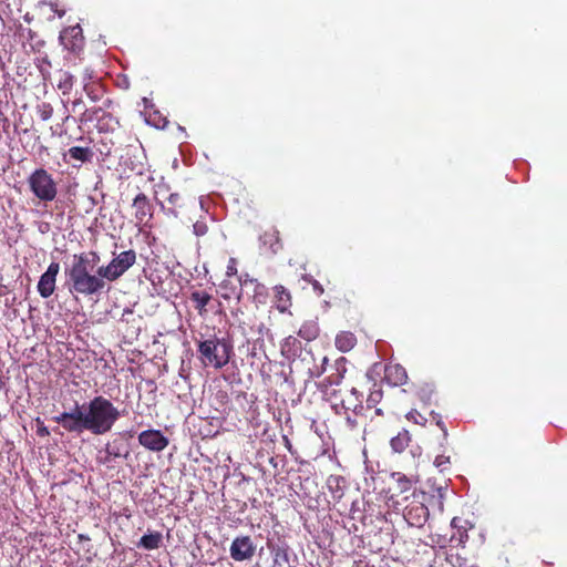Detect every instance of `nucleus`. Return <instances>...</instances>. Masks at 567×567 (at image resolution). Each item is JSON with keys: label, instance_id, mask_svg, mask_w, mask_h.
<instances>
[{"label": "nucleus", "instance_id": "nucleus-3", "mask_svg": "<svg viewBox=\"0 0 567 567\" xmlns=\"http://www.w3.org/2000/svg\"><path fill=\"white\" fill-rule=\"evenodd\" d=\"M234 354V347L228 338H219L216 334L205 340L197 341V358L205 368L221 370Z\"/></svg>", "mask_w": 567, "mask_h": 567}, {"label": "nucleus", "instance_id": "nucleus-47", "mask_svg": "<svg viewBox=\"0 0 567 567\" xmlns=\"http://www.w3.org/2000/svg\"><path fill=\"white\" fill-rule=\"evenodd\" d=\"M123 84H125V87H128V83H127V81H126V80H125V81H123Z\"/></svg>", "mask_w": 567, "mask_h": 567}, {"label": "nucleus", "instance_id": "nucleus-42", "mask_svg": "<svg viewBox=\"0 0 567 567\" xmlns=\"http://www.w3.org/2000/svg\"><path fill=\"white\" fill-rule=\"evenodd\" d=\"M102 146L103 147H97V151L102 154V155H105V156H109L111 155V152H112V147L109 146L106 143H104L103 141L101 142Z\"/></svg>", "mask_w": 567, "mask_h": 567}, {"label": "nucleus", "instance_id": "nucleus-41", "mask_svg": "<svg viewBox=\"0 0 567 567\" xmlns=\"http://www.w3.org/2000/svg\"><path fill=\"white\" fill-rule=\"evenodd\" d=\"M37 434L40 437H47L50 435L49 429L44 425L42 421H40V419H37Z\"/></svg>", "mask_w": 567, "mask_h": 567}, {"label": "nucleus", "instance_id": "nucleus-36", "mask_svg": "<svg viewBox=\"0 0 567 567\" xmlns=\"http://www.w3.org/2000/svg\"><path fill=\"white\" fill-rule=\"evenodd\" d=\"M327 363H328V358L323 357L320 365H315L312 369H309L310 377L311 378L321 377L327 370V368H326Z\"/></svg>", "mask_w": 567, "mask_h": 567}, {"label": "nucleus", "instance_id": "nucleus-22", "mask_svg": "<svg viewBox=\"0 0 567 567\" xmlns=\"http://www.w3.org/2000/svg\"><path fill=\"white\" fill-rule=\"evenodd\" d=\"M327 487L332 499L339 502L344 495L346 478L340 475H330L327 478Z\"/></svg>", "mask_w": 567, "mask_h": 567}, {"label": "nucleus", "instance_id": "nucleus-23", "mask_svg": "<svg viewBox=\"0 0 567 567\" xmlns=\"http://www.w3.org/2000/svg\"><path fill=\"white\" fill-rule=\"evenodd\" d=\"M334 343L338 350L348 352L355 347L357 337L351 331H341L337 334Z\"/></svg>", "mask_w": 567, "mask_h": 567}, {"label": "nucleus", "instance_id": "nucleus-5", "mask_svg": "<svg viewBox=\"0 0 567 567\" xmlns=\"http://www.w3.org/2000/svg\"><path fill=\"white\" fill-rule=\"evenodd\" d=\"M136 262V252L128 249L116 255L107 265L102 266V274L109 282L118 280Z\"/></svg>", "mask_w": 567, "mask_h": 567}, {"label": "nucleus", "instance_id": "nucleus-4", "mask_svg": "<svg viewBox=\"0 0 567 567\" xmlns=\"http://www.w3.org/2000/svg\"><path fill=\"white\" fill-rule=\"evenodd\" d=\"M30 192L43 203L53 202L58 196V182L51 173L40 167L34 169L27 179Z\"/></svg>", "mask_w": 567, "mask_h": 567}, {"label": "nucleus", "instance_id": "nucleus-44", "mask_svg": "<svg viewBox=\"0 0 567 567\" xmlns=\"http://www.w3.org/2000/svg\"><path fill=\"white\" fill-rule=\"evenodd\" d=\"M312 286L313 290L317 291L319 295L323 293V288L318 281H315Z\"/></svg>", "mask_w": 567, "mask_h": 567}, {"label": "nucleus", "instance_id": "nucleus-13", "mask_svg": "<svg viewBox=\"0 0 567 567\" xmlns=\"http://www.w3.org/2000/svg\"><path fill=\"white\" fill-rule=\"evenodd\" d=\"M403 516L409 525L422 527L429 518V509L422 502H412L405 506Z\"/></svg>", "mask_w": 567, "mask_h": 567}, {"label": "nucleus", "instance_id": "nucleus-38", "mask_svg": "<svg viewBox=\"0 0 567 567\" xmlns=\"http://www.w3.org/2000/svg\"><path fill=\"white\" fill-rule=\"evenodd\" d=\"M450 463H451L450 456L444 455V454L437 455L434 460V465L437 468H440V471H445L447 468V466L450 465Z\"/></svg>", "mask_w": 567, "mask_h": 567}, {"label": "nucleus", "instance_id": "nucleus-45", "mask_svg": "<svg viewBox=\"0 0 567 567\" xmlns=\"http://www.w3.org/2000/svg\"><path fill=\"white\" fill-rule=\"evenodd\" d=\"M437 425L441 427V430L443 431V436H444V440L447 439V430L444 425V423L442 421H437Z\"/></svg>", "mask_w": 567, "mask_h": 567}, {"label": "nucleus", "instance_id": "nucleus-16", "mask_svg": "<svg viewBox=\"0 0 567 567\" xmlns=\"http://www.w3.org/2000/svg\"><path fill=\"white\" fill-rule=\"evenodd\" d=\"M408 373L403 365L399 363H388L384 367V377L383 381H385L391 386H401L408 382Z\"/></svg>", "mask_w": 567, "mask_h": 567}, {"label": "nucleus", "instance_id": "nucleus-43", "mask_svg": "<svg viewBox=\"0 0 567 567\" xmlns=\"http://www.w3.org/2000/svg\"><path fill=\"white\" fill-rule=\"evenodd\" d=\"M84 106L82 99H76L72 102V111L76 112L78 110H82Z\"/></svg>", "mask_w": 567, "mask_h": 567}, {"label": "nucleus", "instance_id": "nucleus-12", "mask_svg": "<svg viewBox=\"0 0 567 567\" xmlns=\"http://www.w3.org/2000/svg\"><path fill=\"white\" fill-rule=\"evenodd\" d=\"M138 443L153 452H162L169 443L159 430H146L140 433Z\"/></svg>", "mask_w": 567, "mask_h": 567}, {"label": "nucleus", "instance_id": "nucleus-9", "mask_svg": "<svg viewBox=\"0 0 567 567\" xmlns=\"http://www.w3.org/2000/svg\"><path fill=\"white\" fill-rule=\"evenodd\" d=\"M256 546L250 536H237L230 545V557L235 561L250 560L255 556Z\"/></svg>", "mask_w": 567, "mask_h": 567}, {"label": "nucleus", "instance_id": "nucleus-21", "mask_svg": "<svg viewBox=\"0 0 567 567\" xmlns=\"http://www.w3.org/2000/svg\"><path fill=\"white\" fill-rule=\"evenodd\" d=\"M123 449L124 444L120 440H114L113 442L107 443L104 449L105 456L101 458V462L103 464H107L115 458L126 457L128 455V452L126 451L125 453H123Z\"/></svg>", "mask_w": 567, "mask_h": 567}, {"label": "nucleus", "instance_id": "nucleus-33", "mask_svg": "<svg viewBox=\"0 0 567 567\" xmlns=\"http://www.w3.org/2000/svg\"><path fill=\"white\" fill-rule=\"evenodd\" d=\"M272 555H274L275 564H281V563L289 561L288 549L285 547H277L276 549H274Z\"/></svg>", "mask_w": 567, "mask_h": 567}, {"label": "nucleus", "instance_id": "nucleus-46", "mask_svg": "<svg viewBox=\"0 0 567 567\" xmlns=\"http://www.w3.org/2000/svg\"><path fill=\"white\" fill-rule=\"evenodd\" d=\"M69 120H70V115H66V116L63 118V123H66Z\"/></svg>", "mask_w": 567, "mask_h": 567}, {"label": "nucleus", "instance_id": "nucleus-26", "mask_svg": "<svg viewBox=\"0 0 567 567\" xmlns=\"http://www.w3.org/2000/svg\"><path fill=\"white\" fill-rule=\"evenodd\" d=\"M190 300L195 305V309L198 311L199 316H205L207 313V305L212 300V296L206 291H193L190 293Z\"/></svg>", "mask_w": 567, "mask_h": 567}, {"label": "nucleus", "instance_id": "nucleus-10", "mask_svg": "<svg viewBox=\"0 0 567 567\" xmlns=\"http://www.w3.org/2000/svg\"><path fill=\"white\" fill-rule=\"evenodd\" d=\"M158 195H167L165 199L167 200L168 206L165 207L163 202L158 200L161 207L167 215H171L173 217L178 216V209L185 207V199L179 193H169V186L165 183H161L157 185V190L155 192V198H157Z\"/></svg>", "mask_w": 567, "mask_h": 567}, {"label": "nucleus", "instance_id": "nucleus-15", "mask_svg": "<svg viewBox=\"0 0 567 567\" xmlns=\"http://www.w3.org/2000/svg\"><path fill=\"white\" fill-rule=\"evenodd\" d=\"M134 217L137 224L146 225L153 217V207L144 193H140L133 199Z\"/></svg>", "mask_w": 567, "mask_h": 567}, {"label": "nucleus", "instance_id": "nucleus-27", "mask_svg": "<svg viewBox=\"0 0 567 567\" xmlns=\"http://www.w3.org/2000/svg\"><path fill=\"white\" fill-rule=\"evenodd\" d=\"M300 350L301 342L293 336L285 338L284 342L281 343V354L287 359L296 357Z\"/></svg>", "mask_w": 567, "mask_h": 567}, {"label": "nucleus", "instance_id": "nucleus-34", "mask_svg": "<svg viewBox=\"0 0 567 567\" xmlns=\"http://www.w3.org/2000/svg\"><path fill=\"white\" fill-rule=\"evenodd\" d=\"M38 114L42 121H48L53 115V107L50 103H42L38 106Z\"/></svg>", "mask_w": 567, "mask_h": 567}, {"label": "nucleus", "instance_id": "nucleus-32", "mask_svg": "<svg viewBox=\"0 0 567 567\" xmlns=\"http://www.w3.org/2000/svg\"><path fill=\"white\" fill-rule=\"evenodd\" d=\"M333 406L336 409V413L337 414L344 415L347 425H348V427L350 430H354V429H357L359 426V421H358L359 416H355L353 413L351 414L350 412H341V411H339L337 403H333Z\"/></svg>", "mask_w": 567, "mask_h": 567}, {"label": "nucleus", "instance_id": "nucleus-31", "mask_svg": "<svg viewBox=\"0 0 567 567\" xmlns=\"http://www.w3.org/2000/svg\"><path fill=\"white\" fill-rule=\"evenodd\" d=\"M74 84V76L69 72H61L58 87L62 91L63 94H69L73 87Z\"/></svg>", "mask_w": 567, "mask_h": 567}, {"label": "nucleus", "instance_id": "nucleus-49", "mask_svg": "<svg viewBox=\"0 0 567 567\" xmlns=\"http://www.w3.org/2000/svg\"><path fill=\"white\" fill-rule=\"evenodd\" d=\"M59 17H62L64 14V11L58 12Z\"/></svg>", "mask_w": 567, "mask_h": 567}, {"label": "nucleus", "instance_id": "nucleus-7", "mask_svg": "<svg viewBox=\"0 0 567 567\" xmlns=\"http://www.w3.org/2000/svg\"><path fill=\"white\" fill-rule=\"evenodd\" d=\"M79 121L87 123L96 121V128L99 132H109L114 130L117 121L110 114L103 111L102 107H91L83 110Z\"/></svg>", "mask_w": 567, "mask_h": 567}, {"label": "nucleus", "instance_id": "nucleus-1", "mask_svg": "<svg viewBox=\"0 0 567 567\" xmlns=\"http://www.w3.org/2000/svg\"><path fill=\"white\" fill-rule=\"evenodd\" d=\"M83 408L85 411H82L76 402L73 411L62 412L53 416L52 421L70 433L81 434L89 431L94 435H103L110 432L122 416V412L103 395L94 396Z\"/></svg>", "mask_w": 567, "mask_h": 567}, {"label": "nucleus", "instance_id": "nucleus-8", "mask_svg": "<svg viewBox=\"0 0 567 567\" xmlns=\"http://www.w3.org/2000/svg\"><path fill=\"white\" fill-rule=\"evenodd\" d=\"M60 43L64 49L79 54L83 51L85 40L80 24L70 25L60 32Z\"/></svg>", "mask_w": 567, "mask_h": 567}, {"label": "nucleus", "instance_id": "nucleus-30", "mask_svg": "<svg viewBox=\"0 0 567 567\" xmlns=\"http://www.w3.org/2000/svg\"><path fill=\"white\" fill-rule=\"evenodd\" d=\"M391 477L396 482V486L400 493L410 491L415 483L412 478L400 472L392 473Z\"/></svg>", "mask_w": 567, "mask_h": 567}, {"label": "nucleus", "instance_id": "nucleus-48", "mask_svg": "<svg viewBox=\"0 0 567 567\" xmlns=\"http://www.w3.org/2000/svg\"><path fill=\"white\" fill-rule=\"evenodd\" d=\"M123 84H125V87H128V83H127V81H126V80H125V81H123Z\"/></svg>", "mask_w": 567, "mask_h": 567}, {"label": "nucleus", "instance_id": "nucleus-19", "mask_svg": "<svg viewBox=\"0 0 567 567\" xmlns=\"http://www.w3.org/2000/svg\"><path fill=\"white\" fill-rule=\"evenodd\" d=\"M382 399H383V391L379 384L374 383L373 389H371V391L368 395L367 405L364 406L365 411L373 410V415L370 416L371 420H373L374 416H383L384 415L383 406H379L382 403Z\"/></svg>", "mask_w": 567, "mask_h": 567}, {"label": "nucleus", "instance_id": "nucleus-40", "mask_svg": "<svg viewBox=\"0 0 567 567\" xmlns=\"http://www.w3.org/2000/svg\"><path fill=\"white\" fill-rule=\"evenodd\" d=\"M238 272L237 270V260L236 258H230L228 260V265H227V269H226V276L227 277H233V276H236Z\"/></svg>", "mask_w": 567, "mask_h": 567}, {"label": "nucleus", "instance_id": "nucleus-28", "mask_svg": "<svg viewBox=\"0 0 567 567\" xmlns=\"http://www.w3.org/2000/svg\"><path fill=\"white\" fill-rule=\"evenodd\" d=\"M162 540V534L159 532H154L142 536L137 546L147 550H154L159 548Z\"/></svg>", "mask_w": 567, "mask_h": 567}, {"label": "nucleus", "instance_id": "nucleus-6", "mask_svg": "<svg viewBox=\"0 0 567 567\" xmlns=\"http://www.w3.org/2000/svg\"><path fill=\"white\" fill-rule=\"evenodd\" d=\"M347 372V359L341 357L336 360L333 364V372L320 381L317 385L318 390L322 392L327 400L332 401L337 399V391L332 389L334 385H339Z\"/></svg>", "mask_w": 567, "mask_h": 567}, {"label": "nucleus", "instance_id": "nucleus-11", "mask_svg": "<svg viewBox=\"0 0 567 567\" xmlns=\"http://www.w3.org/2000/svg\"><path fill=\"white\" fill-rule=\"evenodd\" d=\"M60 272V264L52 261L38 282V292L42 298L51 297L55 291L56 277Z\"/></svg>", "mask_w": 567, "mask_h": 567}, {"label": "nucleus", "instance_id": "nucleus-29", "mask_svg": "<svg viewBox=\"0 0 567 567\" xmlns=\"http://www.w3.org/2000/svg\"><path fill=\"white\" fill-rule=\"evenodd\" d=\"M411 436L409 431L402 430L398 435L391 439L390 444L394 452L401 453L409 446Z\"/></svg>", "mask_w": 567, "mask_h": 567}, {"label": "nucleus", "instance_id": "nucleus-37", "mask_svg": "<svg viewBox=\"0 0 567 567\" xmlns=\"http://www.w3.org/2000/svg\"><path fill=\"white\" fill-rule=\"evenodd\" d=\"M406 419L415 424L424 425L426 423V417L422 415L419 411L412 410L406 414Z\"/></svg>", "mask_w": 567, "mask_h": 567}, {"label": "nucleus", "instance_id": "nucleus-39", "mask_svg": "<svg viewBox=\"0 0 567 567\" xmlns=\"http://www.w3.org/2000/svg\"><path fill=\"white\" fill-rule=\"evenodd\" d=\"M193 229H194V234L197 236V237H202V236H205L208 231V226L205 221L203 220H197L194 225H193Z\"/></svg>", "mask_w": 567, "mask_h": 567}, {"label": "nucleus", "instance_id": "nucleus-14", "mask_svg": "<svg viewBox=\"0 0 567 567\" xmlns=\"http://www.w3.org/2000/svg\"><path fill=\"white\" fill-rule=\"evenodd\" d=\"M362 398V393L355 388H352L349 394L341 399L338 410L341 412H352L355 416H364L365 408Z\"/></svg>", "mask_w": 567, "mask_h": 567}, {"label": "nucleus", "instance_id": "nucleus-25", "mask_svg": "<svg viewBox=\"0 0 567 567\" xmlns=\"http://www.w3.org/2000/svg\"><path fill=\"white\" fill-rule=\"evenodd\" d=\"M320 333L319 323L317 320H307L299 328L298 336L307 341H312L318 338Z\"/></svg>", "mask_w": 567, "mask_h": 567}, {"label": "nucleus", "instance_id": "nucleus-2", "mask_svg": "<svg viewBox=\"0 0 567 567\" xmlns=\"http://www.w3.org/2000/svg\"><path fill=\"white\" fill-rule=\"evenodd\" d=\"M99 262L100 255L93 250L72 256V262L65 269L71 293L92 297L110 290L109 279L102 274V266L93 272Z\"/></svg>", "mask_w": 567, "mask_h": 567}, {"label": "nucleus", "instance_id": "nucleus-17", "mask_svg": "<svg viewBox=\"0 0 567 567\" xmlns=\"http://www.w3.org/2000/svg\"><path fill=\"white\" fill-rule=\"evenodd\" d=\"M238 282L243 288L251 287V289H252L251 298L255 303H265L266 302L268 293H267V287L264 284L259 282L255 278H250L248 274L241 275L238 278Z\"/></svg>", "mask_w": 567, "mask_h": 567}, {"label": "nucleus", "instance_id": "nucleus-35", "mask_svg": "<svg viewBox=\"0 0 567 567\" xmlns=\"http://www.w3.org/2000/svg\"><path fill=\"white\" fill-rule=\"evenodd\" d=\"M84 91L85 93L87 94V96L92 100V101H97L100 100V95H101V87L95 84V83H91V84H85L84 85Z\"/></svg>", "mask_w": 567, "mask_h": 567}, {"label": "nucleus", "instance_id": "nucleus-18", "mask_svg": "<svg viewBox=\"0 0 567 567\" xmlns=\"http://www.w3.org/2000/svg\"><path fill=\"white\" fill-rule=\"evenodd\" d=\"M272 301L276 309L280 313H286L292 306V297L290 291L284 285H276L272 288Z\"/></svg>", "mask_w": 567, "mask_h": 567}, {"label": "nucleus", "instance_id": "nucleus-24", "mask_svg": "<svg viewBox=\"0 0 567 567\" xmlns=\"http://www.w3.org/2000/svg\"><path fill=\"white\" fill-rule=\"evenodd\" d=\"M220 297L225 300H230L231 298H236L239 302L243 298V290H238L237 285L233 281L225 279L219 285Z\"/></svg>", "mask_w": 567, "mask_h": 567}, {"label": "nucleus", "instance_id": "nucleus-20", "mask_svg": "<svg viewBox=\"0 0 567 567\" xmlns=\"http://www.w3.org/2000/svg\"><path fill=\"white\" fill-rule=\"evenodd\" d=\"M66 156H70L71 159L81 162V163H91L94 156V153L89 146H72L68 150L66 153L63 154L64 162L66 161Z\"/></svg>", "mask_w": 567, "mask_h": 567}]
</instances>
